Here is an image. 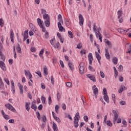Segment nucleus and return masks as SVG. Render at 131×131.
Masks as SVG:
<instances>
[{
    "label": "nucleus",
    "mask_w": 131,
    "mask_h": 131,
    "mask_svg": "<svg viewBox=\"0 0 131 131\" xmlns=\"http://www.w3.org/2000/svg\"><path fill=\"white\" fill-rule=\"evenodd\" d=\"M113 113L114 114V120H113L114 124H115V123H116V120H117V123H120V122H121V119L120 118H118V116H119L118 111L116 110H113Z\"/></svg>",
    "instance_id": "f257e3e1"
},
{
    "label": "nucleus",
    "mask_w": 131,
    "mask_h": 131,
    "mask_svg": "<svg viewBox=\"0 0 131 131\" xmlns=\"http://www.w3.org/2000/svg\"><path fill=\"white\" fill-rule=\"evenodd\" d=\"M79 66L80 74H83V73H84V63L83 62H81Z\"/></svg>",
    "instance_id": "f03ea898"
},
{
    "label": "nucleus",
    "mask_w": 131,
    "mask_h": 131,
    "mask_svg": "<svg viewBox=\"0 0 131 131\" xmlns=\"http://www.w3.org/2000/svg\"><path fill=\"white\" fill-rule=\"evenodd\" d=\"M79 24L80 25V26H82L83 25V22H84V19L83 18V16H82V15L81 14H80L79 15Z\"/></svg>",
    "instance_id": "7ed1b4c3"
},
{
    "label": "nucleus",
    "mask_w": 131,
    "mask_h": 131,
    "mask_svg": "<svg viewBox=\"0 0 131 131\" xmlns=\"http://www.w3.org/2000/svg\"><path fill=\"white\" fill-rule=\"evenodd\" d=\"M5 107H6V108H7V109H9V110H10L11 111H12L13 112H15V111H16V110H15V108H14V107H13V106L12 105H11V104H10V103L5 104Z\"/></svg>",
    "instance_id": "20e7f679"
},
{
    "label": "nucleus",
    "mask_w": 131,
    "mask_h": 131,
    "mask_svg": "<svg viewBox=\"0 0 131 131\" xmlns=\"http://www.w3.org/2000/svg\"><path fill=\"white\" fill-rule=\"evenodd\" d=\"M105 57L107 60H110L111 59V56H110V54H109V50L108 49V47H106L105 48Z\"/></svg>",
    "instance_id": "39448f33"
},
{
    "label": "nucleus",
    "mask_w": 131,
    "mask_h": 131,
    "mask_svg": "<svg viewBox=\"0 0 131 131\" xmlns=\"http://www.w3.org/2000/svg\"><path fill=\"white\" fill-rule=\"evenodd\" d=\"M0 67L3 71H6L7 67H6V64H5L4 62L0 61Z\"/></svg>",
    "instance_id": "423d86ee"
},
{
    "label": "nucleus",
    "mask_w": 131,
    "mask_h": 131,
    "mask_svg": "<svg viewBox=\"0 0 131 131\" xmlns=\"http://www.w3.org/2000/svg\"><path fill=\"white\" fill-rule=\"evenodd\" d=\"M58 25V27L59 29V31H60V32H65V28H64V27H63V26H62V24H61L60 22H58L57 24Z\"/></svg>",
    "instance_id": "0eeeda50"
},
{
    "label": "nucleus",
    "mask_w": 131,
    "mask_h": 131,
    "mask_svg": "<svg viewBox=\"0 0 131 131\" xmlns=\"http://www.w3.org/2000/svg\"><path fill=\"white\" fill-rule=\"evenodd\" d=\"M88 58L89 63L90 64V65H92L93 64V60H94V58H93V54L89 53V54L88 55Z\"/></svg>",
    "instance_id": "6e6552de"
},
{
    "label": "nucleus",
    "mask_w": 131,
    "mask_h": 131,
    "mask_svg": "<svg viewBox=\"0 0 131 131\" xmlns=\"http://www.w3.org/2000/svg\"><path fill=\"white\" fill-rule=\"evenodd\" d=\"M86 76H88V78L91 79V80H92L93 82H96V76H95V75L88 74L86 75Z\"/></svg>",
    "instance_id": "1a4fd4ad"
},
{
    "label": "nucleus",
    "mask_w": 131,
    "mask_h": 131,
    "mask_svg": "<svg viewBox=\"0 0 131 131\" xmlns=\"http://www.w3.org/2000/svg\"><path fill=\"white\" fill-rule=\"evenodd\" d=\"M1 113H2L3 117L5 118V119H6V120H9V119H10V117L9 116V115H6L5 113V112L4 111V110L1 111Z\"/></svg>",
    "instance_id": "9d476101"
},
{
    "label": "nucleus",
    "mask_w": 131,
    "mask_h": 131,
    "mask_svg": "<svg viewBox=\"0 0 131 131\" xmlns=\"http://www.w3.org/2000/svg\"><path fill=\"white\" fill-rule=\"evenodd\" d=\"M18 86L19 89L20 95H23L24 94L23 85L21 84V83H18Z\"/></svg>",
    "instance_id": "9b49d317"
},
{
    "label": "nucleus",
    "mask_w": 131,
    "mask_h": 131,
    "mask_svg": "<svg viewBox=\"0 0 131 131\" xmlns=\"http://www.w3.org/2000/svg\"><path fill=\"white\" fill-rule=\"evenodd\" d=\"M28 38V30H26L24 34V40L23 41H25Z\"/></svg>",
    "instance_id": "f8f14e48"
},
{
    "label": "nucleus",
    "mask_w": 131,
    "mask_h": 131,
    "mask_svg": "<svg viewBox=\"0 0 131 131\" xmlns=\"http://www.w3.org/2000/svg\"><path fill=\"white\" fill-rule=\"evenodd\" d=\"M52 115L53 118H54L55 120L57 121V122H61V120L60 119V118L57 117V116L55 115V112L54 111L52 112Z\"/></svg>",
    "instance_id": "ddd939ff"
},
{
    "label": "nucleus",
    "mask_w": 131,
    "mask_h": 131,
    "mask_svg": "<svg viewBox=\"0 0 131 131\" xmlns=\"http://www.w3.org/2000/svg\"><path fill=\"white\" fill-rule=\"evenodd\" d=\"M11 89H12V92L13 93V94H15L16 90L15 89V84L14 83V81H11Z\"/></svg>",
    "instance_id": "4468645a"
},
{
    "label": "nucleus",
    "mask_w": 131,
    "mask_h": 131,
    "mask_svg": "<svg viewBox=\"0 0 131 131\" xmlns=\"http://www.w3.org/2000/svg\"><path fill=\"white\" fill-rule=\"evenodd\" d=\"M37 21L40 28H43V26L42 25V21H41V19L39 18H38Z\"/></svg>",
    "instance_id": "2eb2a0df"
},
{
    "label": "nucleus",
    "mask_w": 131,
    "mask_h": 131,
    "mask_svg": "<svg viewBox=\"0 0 131 131\" xmlns=\"http://www.w3.org/2000/svg\"><path fill=\"white\" fill-rule=\"evenodd\" d=\"M31 108H32V109H33L34 110H35V111H36V110H37V107L36 105H35V100L33 101L32 102Z\"/></svg>",
    "instance_id": "dca6fc26"
},
{
    "label": "nucleus",
    "mask_w": 131,
    "mask_h": 131,
    "mask_svg": "<svg viewBox=\"0 0 131 131\" xmlns=\"http://www.w3.org/2000/svg\"><path fill=\"white\" fill-rule=\"evenodd\" d=\"M79 121V120L78 119H74V127L76 128L77 127H78V122Z\"/></svg>",
    "instance_id": "f3484780"
},
{
    "label": "nucleus",
    "mask_w": 131,
    "mask_h": 131,
    "mask_svg": "<svg viewBox=\"0 0 131 131\" xmlns=\"http://www.w3.org/2000/svg\"><path fill=\"white\" fill-rule=\"evenodd\" d=\"M68 65L70 69L71 70H74V66L73 65V63L72 62H68Z\"/></svg>",
    "instance_id": "a211bd4d"
},
{
    "label": "nucleus",
    "mask_w": 131,
    "mask_h": 131,
    "mask_svg": "<svg viewBox=\"0 0 131 131\" xmlns=\"http://www.w3.org/2000/svg\"><path fill=\"white\" fill-rule=\"evenodd\" d=\"M10 38L11 42H14V32H13V30H11L10 32Z\"/></svg>",
    "instance_id": "6ab92c4d"
},
{
    "label": "nucleus",
    "mask_w": 131,
    "mask_h": 131,
    "mask_svg": "<svg viewBox=\"0 0 131 131\" xmlns=\"http://www.w3.org/2000/svg\"><path fill=\"white\" fill-rule=\"evenodd\" d=\"M122 14H123V11L122 10H120L119 11H118L117 12V14H118V19H119L121 17V16H122Z\"/></svg>",
    "instance_id": "aec40b11"
},
{
    "label": "nucleus",
    "mask_w": 131,
    "mask_h": 131,
    "mask_svg": "<svg viewBox=\"0 0 131 131\" xmlns=\"http://www.w3.org/2000/svg\"><path fill=\"white\" fill-rule=\"evenodd\" d=\"M29 26L31 28V29L33 32H35L36 31V30L35 29V26L33 25L32 24H30Z\"/></svg>",
    "instance_id": "412c9836"
},
{
    "label": "nucleus",
    "mask_w": 131,
    "mask_h": 131,
    "mask_svg": "<svg viewBox=\"0 0 131 131\" xmlns=\"http://www.w3.org/2000/svg\"><path fill=\"white\" fill-rule=\"evenodd\" d=\"M52 128H53L54 131H58V126H57V124L53 122Z\"/></svg>",
    "instance_id": "4be33fe9"
},
{
    "label": "nucleus",
    "mask_w": 131,
    "mask_h": 131,
    "mask_svg": "<svg viewBox=\"0 0 131 131\" xmlns=\"http://www.w3.org/2000/svg\"><path fill=\"white\" fill-rule=\"evenodd\" d=\"M4 82H3L2 78L0 77V90H4Z\"/></svg>",
    "instance_id": "5701e85b"
},
{
    "label": "nucleus",
    "mask_w": 131,
    "mask_h": 131,
    "mask_svg": "<svg viewBox=\"0 0 131 131\" xmlns=\"http://www.w3.org/2000/svg\"><path fill=\"white\" fill-rule=\"evenodd\" d=\"M50 43L52 47L55 46V44H56V39H55V38H52L50 40Z\"/></svg>",
    "instance_id": "b1692460"
},
{
    "label": "nucleus",
    "mask_w": 131,
    "mask_h": 131,
    "mask_svg": "<svg viewBox=\"0 0 131 131\" xmlns=\"http://www.w3.org/2000/svg\"><path fill=\"white\" fill-rule=\"evenodd\" d=\"M16 50H17V53H19V54H21L22 53V51L21 50V47H20V44H17Z\"/></svg>",
    "instance_id": "393cba45"
},
{
    "label": "nucleus",
    "mask_w": 131,
    "mask_h": 131,
    "mask_svg": "<svg viewBox=\"0 0 131 131\" xmlns=\"http://www.w3.org/2000/svg\"><path fill=\"white\" fill-rule=\"evenodd\" d=\"M43 19H45V20H51L50 16L48 14L43 15Z\"/></svg>",
    "instance_id": "a878e982"
},
{
    "label": "nucleus",
    "mask_w": 131,
    "mask_h": 131,
    "mask_svg": "<svg viewBox=\"0 0 131 131\" xmlns=\"http://www.w3.org/2000/svg\"><path fill=\"white\" fill-rule=\"evenodd\" d=\"M50 19H48L45 21V24L46 27H49L50 25H51V23H50Z\"/></svg>",
    "instance_id": "bb28decb"
},
{
    "label": "nucleus",
    "mask_w": 131,
    "mask_h": 131,
    "mask_svg": "<svg viewBox=\"0 0 131 131\" xmlns=\"http://www.w3.org/2000/svg\"><path fill=\"white\" fill-rule=\"evenodd\" d=\"M103 99L106 103H109V97H108V95H104Z\"/></svg>",
    "instance_id": "cd10ccee"
},
{
    "label": "nucleus",
    "mask_w": 131,
    "mask_h": 131,
    "mask_svg": "<svg viewBox=\"0 0 131 131\" xmlns=\"http://www.w3.org/2000/svg\"><path fill=\"white\" fill-rule=\"evenodd\" d=\"M118 62V59L116 57H114L113 59V62L114 63V64H115V65H116Z\"/></svg>",
    "instance_id": "c85d7f7f"
},
{
    "label": "nucleus",
    "mask_w": 131,
    "mask_h": 131,
    "mask_svg": "<svg viewBox=\"0 0 131 131\" xmlns=\"http://www.w3.org/2000/svg\"><path fill=\"white\" fill-rule=\"evenodd\" d=\"M44 52H45V49H42L41 50L39 54V55L40 56V58H42V59H43V57L42 56V55L43 54Z\"/></svg>",
    "instance_id": "c756f323"
},
{
    "label": "nucleus",
    "mask_w": 131,
    "mask_h": 131,
    "mask_svg": "<svg viewBox=\"0 0 131 131\" xmlns=\"http://www.w3.org/2000/svg\"><path fill=\"white\" fill-rule=\"evenodd\" d=\"M53 48H54V49H58L59 48H60V42H57V43H55V44H54V46H53Z\"/></svg>",
    "instance_id": "7c9ffc66"
},
{
    "label": "nucleus",
    "mask_w": 131,
    "mask_h": 131,
    "mask_svg": "<svg viewBox=\"0 0 131 131\" xmlns=\"http://www.w3.org/2000/svg\"><path fill=\"white\" fill-rule=\"evenodd\" d=\"M105 43L108 46L109 48H112V44L111 43V42L108 40H106Z\"/></svg>",
    "instance_id": "2f4dec72"
},
{
    "label": "nucleus",
    "mask_w": 131,
    "mask_h": 131,
    "mask_svg": "<svg viewBox=\"0 0 131 131\" xmlns=\"http://www.w3.org/2000/svg\"><path fill=\"white\" fill-rule=\"evenodd\" d=\"M58 19L59 22H61L62 24H63L64 22L63 21V19H62V15L61 14H59L58 16Z\"/></svg>",
    "instance_id": "473e14b6"
},
{
    "label": "nucleus",
    "mask_w": 131,
    "mask_h": 131,
    "mask_svg": "<svg viewBox=\"0 0 131 131\" xmlns=\"http://www.w3.org/2000/svg\"><path fill=\"white\" fill-rule=\"evenodd\" d=\"M95 55H96V57L98 60H101V56L98 52H96Z\"/></svg>",
    "instance_id": "72a5a7b5"
},
{
    "label": "nucleus",
    "mask_w": 131,
    "mask_h": 131,
    "mask_svg": "<svg viewBox=\"0 0 131 131\" xmlns=\"http://www.w3.org/2000/svg\"><path fill=\"white\" fill-rule=\"evenodd\" d=\"M117 30H118V32H120V33H126V30H124L123 29H118Z\"/></svg>",
    "instance_id": "f704fd0d"
},
{
    "label": "nucleus",
    "mask_w": 131,
    "mask_h": 131,
    "mask_svg": "<svg viewBox=\"0 0 131 131\" xmlns=\"http://www.w3.org/2000/svg\"><path fill=\"white\" fill-rule=\"evenodd\" d=\"M25 107H26V110L28 111V112H29L30 110V107H29V104L28 103V102L26 103Z\"/></svg>",
    "instance_id": "c9c22d12"
},
{
    "label": "nucleus",
    "mask_w": 131,
    "mask_h": 131,
    "mask_svg": "<svg viewBox=\"0 0 131 131\" xmlns=\"http://www.w3.org/2000/svg\"><path fill=\"white\" fill-rule=\"evenodd\" d=\"M4 24L5 21H4V19H3V18H0V26L1 27H4Z\"/></svg>",
    "instance_id": "e433bc0d"
},
{
    "label": "nucleus",
    "mask_w": 131,
    "mask_h": 131,
    "mask_svg": "<svg viewBox=\"0 0 131 131\" xmlns=\"http://www.w3.org/2000/svg\"><path fill=\"white\" fill-rule=\"evenodd\" d=\"M80 53L81 54V56H82V55H85V54H86V50L84 49L81 50Z\"/></svg>",
    "instance_id": "4c0bfd02"
},
{
    "label": "nucleus",
    "mask_w": 131,
    "mask_h": 131,
    "mask_svg": "<svg viewBox=\"0 0 131 131\" xmlns=\"http://www.w3.org/2000/svg\"><path fill=\"white\" fill-rule=\"evenodd\" d=\"M93 93L95 95H98V93H99V90L98 88H95L93 90Z\"/></svg>",
    "instance_id": "58836bf2"
},
{
    "label": "nucleus",
    "mask_w": 131,
    "mask_h": 131,
    "mask_svg": "<svg viewBox=\"0 0 131 131\" xmlns=\"http://www.w3.org/2000/svg\"><path fill=\"white\" fill-rule=\"evenodd\" d=\"M123 85H121V88L119 89L118 90V93L119 94H121V93H122V92H123Z\"/></svg>",
    "instance_id": "ea45409f"
},
{
    "label": "nucleus",
    "mask_w": 131,
    "mask_h": 131,
    "mask_svg": "<svg viewBox=\"0 0 131 131\" xmlns=\"http://www.w3.org/2000/svg\"><path fill=\"white\" fill-rule=\"evenodd\" d=\"M95 34H96V36L97 38H99V36H100V35L101 34L100 31H97L95 32Z\"/></svg>",
    "instance_id": "a19ab883"
},
{
    "label": "nucleus",
    "mask_w": 131,
    "mask_h": 131,
    "mask_svg": "<svg viewBox=\"0 0 131 131\" xmlns=\"http://www.w3.org/2000/svg\"><path fill=\"white\" fill-rule=\"evenodd\" d=\"M79 118H80L79 113L77 112L75 115L74 119H78V120H79Z\"/></svg>",
    "instance_id": "79ce46f5"
},
{
    "label": "nucleus",
    "mask_w": 131,
    "mask_h": 131,
    "mask_svg": "<svg viewBox=\"0 0 131 131\" xmlns=\"http://www.w3.org/2000/svg\"><path fill=\"white\" fill-rule=\"evenodd\" d=\"M43 73L46 75H48V68H47V67L43 68Z\"/></svg>",
    "instance_id": "37998d69"
},
{
    "label": "nucleus",
    "mask_w": 131,
    "mask_h": 131,
    "mask_svg": "<svg viewBox=\"0 0 131 131\" xmlns=\"http://www.w3.org/2000/svg\"><path fill=\"white\" fill-rule=\"evenodd\" d=\"M68 33L70 38H73V34H72V32L69 31Z\"/></svg>",
    "instance_id": "c03bdc74"
},
{
    "label": "nucleus",
    "mask_w": 131,
    "mask_h": 131,
    "mask_svg": "<svg viewBox=\"0 0 131 131\" xmlns=\"http://www.w3.org/2000/svg\"><path fill=\"white\" fill-rule=\"evenodd\" d=\"M118 70L119 72H121V71L123 70V66H122V65H120L118 67Z\"/></svg>",
    "instance_id": "a18cd8bd"
},
{
    "label": "nucleus",
    "mask_w": 131,
    "mask_h": 131,
    "mask_svg": "<svg viewBox=\"0 0 131 131\" xmlns=\"http://www.w3.org/2000/svg\"><path fill=\"white\" fill-rule=\"evenodd\" d=\"M106 124L108 126H112V123L110 120H108L106 121Z\"/></svg>",
    "instance_id": "49530a36"
},
{
    "label": "nucleus",
    "mask_w": 131,
    "mask_h": 131,
    "mask_svg": "<svg viewBox=\"0 0 131 131\" xmlns=\"http://www.w3.org/2000/svg\"><path fill=\"white\" fill-rule=\"evenodd\" d=\"M120 104L122 106H125V105H126V102H125V101H121L120 102Z\"/></svg>",
    "instance_id": "de8ad7c7"
},
{
    "label": "nucleus",
    "mask_w": 131,
    "mask_h": 131,
    "mask_svg": "<svg viewBox=\"0 0 131 131\" xmlns=\"http://www.w3.org/2000/svg\"><path fill=\"white\" fill-rule=\"evenodd\" d=\"M100 75L101 77H102V78H105V74L104 73V72H103V71L100 72Z\"/></svg>",
    "instance_id": "09e8293b"
},
{
    "label": "nucleus",
    "mask_w": 131,
    "mask_h": 131,
    "mask_svg": "<svg viewBox=\"0 0 131 131\" xmlns=\"http://www.w3.org/2000/svg\"><path fill=\"white\" fill-rule=\"evenodd\" d=\"M103 95L104 96L107 95V89L106 88H104L103 90Z\"/></svg>",
    "instance_id": "8fccbe9b"
},
{
    "label": "nucleus",
    "mask_w": 131,
    "mask_h": 131,
    "mask_svg": "<svg viewBox=\"0 0 131 131\" xmlns=\"http://www.w3.org/2000/svg\"><path fill=\"white\" fill-rule=\"evenodd\" d=\"M4 81H5V82H6V83H7V84H8V85H10V81H9V79H8L6 78H5Z\"/></svg>",
    "instance_id": "3c124183"
},
{
    "label": "nucleus",
    "mask_w": 131,
    "mask_h": 131,
    "mask_svg": "<svg viewBox=\"0 0 131 131\" xmlns=\"http://www.w3.org/2000/svg\"><path fill=\"white\" fill-rule=\"evenodd\" d=\"M66 85L68 86V88H70L72 85V83L70 82H67L66 83Z\"/></svg>",
    "instance_id": "603ef678"
},
{
    "label": "nucleus",
    "mask_w": 131,
    "mask_h": 131,
    "mask_svg": "<svg viewBox=\"0 0 131 131\" xmlns=\"http://www.w3.org/2000/svg\"><path fill=\"white\" fill-rule=\"evenodd\" d=\"M41 101L43 103L46 104V97L42 96L41 98Z\"/></svg>",
    "instance_id": "864d4df0"
},
{
    "label": "nucleus",
    "mask_w": 131,
    "mask_h": 131,
    "mask_svg": "<svg viewBox=\"0 0 131 131\" xmlns=\"http://www.w3.org/2000/svg\"><path fill=\"white\" fill-rule=\"evenodd\" d=\"M65 24L66 26H69V25H70V23H69V20L66 19Z\"/></svg>",
    "instance_id": "5fc2aeb1"
},
{
    "label": "nucleus",
    "mask_w": 131,
    "mask_h": 131,
    "mask_svg": "<svg viewBox=\"0 0 131 131\" xmlns=\"http://www.w3.org/2000/svg\"><path fill=\"white\" fill-rule=\"evenodd\" d=\"M34 32H33V31L30 30V31H29V34L30 36H33V34H34Z\"/></svg>",
    "instance_id": "6e6d98bb"
},
{
    "label": "nucleus",
    "mask_w": 131,
    "mask_h": 131,
    "mask_svg": "<svg viewBox=\"0 0 131 131\" xmlns=\"http://www.w3.org/2000/svg\"><path fill=\"white\" fill-rule=\"evenodd\" d=\"M51 81L52 84H54L55 82V79L54 78V77H53V76H51Z\"/></svg>",
    "instance_id": "4d7b16f0"
},
{
    "label": "nucleus",
    "mask_w": 131,
    "mask_h": 131,
    "mask_svg": "<svg viewBox=\"0 0 131 131\" xmlns=\"http://www.w3.org/2000/svg\"><path fill=\"white\" fill-rule=\"evenodd\" d=\"M82 48V45H81V43H79L77 45V49L79 50H80Z\"/></svg>",
    "instance_id": "13d9d810"
},
{
    "label": "nucleus",
    "mask_w": 131,
    "mask_h": 131,
    "mask_svg": "<svg viewBox=\"0 0 131 131\" xmlns=\"http://www.w3.org/2000/svg\"><path fill=\"white\" fill-rule=\"evenodd\" d=\"M37 117L39 120H40V114H39V112H37L36 113Z\"/></svg>",
    "instance_id": "bf43d9fd"
},
{
    "label": "nucleus",
    "mask_w": 131,
    "mask_h": 131,
    "mask_svg": "<svg viewBox=\"0 0 131 131\" xmlns=\"http://www.w3.org/2000/svg\"><path fill=\"white\" fill-rule=\"evenodd\" d=\"M41 14H42V15H46L47 11L45 9H41Z\"/></svg>",
    "instance_id": "052dcab7"
},
{
    "label": "nucleus",
    "mask_w": 131,
    "mask_h": 131,
    "mask_svg": "<svg viewBox=\"0 0 131 131\" xmlns=\"http://www.w3.org/2000/svg\"><path fill=\"white\" fill-rule=\"evenodd\" d=\"M45 36V38L48 39V38H49V33L48 32H46Z\"/></svg>",
    "instance_id": "680f3d73"
},
{
    "label": "nucleus",
    "mask_w": 131,
    "mask_h": 131,
    "mask_svg": "<svg viewBox=\"0 0 131 131\" xmlns=\"http://www.w3.org/2000/svg\"><path fill=\"white\" fill-rule=\"evenodd\" d=\"M84 120H85L86 122H88V121H89V117H88V116H84Z\"/></svg>",
    "instance_id": "e2e57ef3"
},
{
    "label": "nucleus",
    "mask_w": 131,
    "mask_h": 131,
    "mask_svg": "<svg viewBox=\"0 0 131 131\" xmlns=\"http://www.w3.org/2000/svg\"><path fill=\"white\" fill-rule=\"evenodd\" d=\"M41 88L42 90L46 89V85L44 83H41Z\"/></svg>",
    "instance_id": "0e129e2a"
},
{
    "label": "nucleus",
    "mask_w": 131,
    "mask_h": 131,
    "mask_svg": "<svg viewBox=\"0 0 131 131\" xmlns=\"http://www.w3.org/2000/svg\"><path fill=\"white\" fill-rule=\"evenodd\" d=\"M93 29H94V31L95 32H96V31H97V26H96V24L95 23H94V28H93Z\"/></svg>",
    "instance_id": "69168bd1"
},
{
    "label": "nucleus",
    "mask_w": 131,
    "mask_h": 131,
    "mask_svg": "<svg viewBox=\"0 0 131 131\" xmlns=\"http://www.w3.org/2000/svg\"><path fill=\"white\" fill-rule=\"evenodd\" d=\"M89 69L93 72H95V71H96V70L94 69V68H93L91 66H89Z\"/></svg>",
    "instance_id": "338daca9"
},
{
    "label": "nucleus",
    "mask_w": 131,
    "mask_h": 131,
    "mask_svg": "<svg viewBox=\"0 0 131 131\" xmlns=\"http://www.w3.org/2000/svg\"><path fill=\"white\" fill-rule=\"evenodd\" d=\"M62 108L63 110H66V104L65 103L62 104Z\"/></svg>",
    "instance_id": "774afa93"
}]
</instances>
